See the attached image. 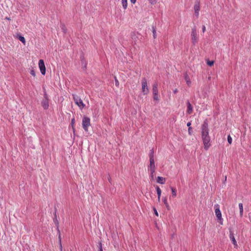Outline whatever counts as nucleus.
<instances>
[{
    "label": "nucleus",
    "mask_w": 251,
    "mask_h": 251,
    "mask_svg": "<svg viewBox=\"0 0 251 251\" xmlns=\"http://www.w3.org/2000/svg\"><path fill=\"white\" fill-rule=\"evenodd\" d=\"M201 138L203 143L204 148L207 150L210 146V137L209 135L208 125L206 120L204 121L201 127Z\"/></svg>",
    "instance_id": "nucleus-1"
},
{
    "label": "nucleus",
    "mask_w": 251,
    "mask_h": 251,
    "mask_svg": "<svg viewBox=\"0 0 251 251\" xmlns=\"http://www.w3.org/2000/svg\"><path fill=\"white\" fill-rule=\"evenodd\" d=\"M215 208V215L218 219V220L220 221V224L222 225L223 222V219L222 217V213L220 210V206L219 204H216L214 206Z\"/></svg>",
    "instance_id": "nucleus-2"
},
{
    "label": "nucleus",
    "mask_w": 251,
    "mask_h": 251,
    "mask_svg": "<svg viewBox=\"0 0 251 251\" xmlns=\"http://www.w3.org/2000/svg\"><path fill=\"white\" fill-rule=\"evenodd\" d=\"M82 127L85 131H88V128L90 126V119L89 117L84 116L82 122Z\"/></svg>",
    "instance_id": "nucleus-3"
},
{
    "label": "nucleus",
    "mask_w": 251,
    "mask_h": 251,
    "mask_svg": "<svg viewBox=\"0 0 251 251\" xmlns=\"http://www.w3.org/2000/svg\"><path fill=\"white\" fill-rule=\"evenodd\" d=\"M41 105L44 109H47L49 108V98L46 91L44 92V99L41 101Z\"/></svg>",
    "instance_id": "nucleus-4"
},
{
    "label": "nucleus",
    "mask_w": 251,
    "mask_h": 251,
    "mask_svg": "<svg viewBox=\"0 0 251 251\" xmlns=\"http://www.w3.org/2000/svg\"><path fill=\"white\" fill-rule=\"evenodd\" d=\"M74 100L75 104L82 109L85 106V104L83 103L82 100L77 96H74Z\"/></svg>",
    "instance_id": "nucleus-5"
},
{
    "label": "nucleus",
    "mask_w": 251,
    "mask_h": 251,
    "mask_svg": "<svg viewBox=\"0 0 251 251\" xmlns=\"http://www.w3.org/2000/svg\"><path fill=\"white\" fill-rule=\"evenodd\" d=\"M142 91L144 95H147L149 92L147 81L145 78H143L142 81Z\"/></svg>",
    "instance_id": "nucleus-6"
},
{
    "label": "nucleus",
    "mask_w": 251,
    "mask_h": 251,
    "mask_svg": "<svg viewBox=\"0 0 251 251\" xmlns=\"http://www.w3.org/2000/svg\"><path fill=\"white\" fill-rule=\"evenodd\" d=\"M191 39L192 43L194 45H195V44L197 42L198 37L197 34V31L195 27L193 28L192 29L191 32Z\"/></svg>",
    "instance_id": "nucleus-7"
},
{
    "label": "nucleus",
    "mask_w": 251,
    "mask_h": 251,
    "mask_svg": "<svg viewBox=\"0 0 251 251\" xmlns=\"http://www.w3.org/2000/svg\"><path fill=\"white\" fill-rule=\"evenodd\" d=\"M38 65L41 74L43 75H45L46 74V67L44 61L42 59H40L39 61Z\"/></svg>",
    "instance_id": "nucleus-8"
},
{
    "label": "nucleus",
    "mask_w": 251,
    "mask_h": 251,
    "mask_svg": "<svg viewBox=\"0 0 251 251\" xmlns=\"http://www.w3.org/2000/svg\"><path fill=\"white\" fill-rule=\"evenodd\" d=\"M148 169L150 172H151L152 174V173H155V166L154 159H150V165Z\"/></svg>",
    "instance_id": "nucleus-9"
},
{
    "label": "nucleus",
    "mask_w": 251,
    "mask_h": 251,
    "mask_svg": "<svg viewBox=\"0 0 251 251\" xmlns=\"http://www.w3.org/2000/svg\"><path fill=\"white\" fill-rule=\"evenodd\" d=\"M229 238H230L231 242L232 243V244L234 245V247H237V242H236V241L234 237V234H233V232L231 231H230Z\"/></svg>",
    "instance_id": "nucleus-10"
},
{
    "label": "nucleus",
    "mask_w": 251,
    "mask_h": 251,
    "mask_svg": "<svg viewBox=\"0 0 251 251\" xmlns=\"http://www.w3.org/2000/svg\"><path fill=\"white\" fill-rule=\"evenodd\" d=\"M200 9V4L199 2H198L196 3L194 5L195 14L197 17H199Z\"/></svg>",
    "instance_id": "nucleus-11"
},
{
    "label": "nucleus",
    "mask_w": 251,
    "mask_h": 251,
    "mask_svg": "<svg viewBox=\"0 0 251 251\" xmlns=\"http://www.w3.org/2000/svg\"><path fill=\"white\" fill-rule=\"evenodd\" d=\"M156 181L158 183L164 184L165 183V179L162 176H158L156 178Z\"/></svg>",
    "instance_id": "nucleus-12"
},
{
    "label": "nucleus",
    "mask_w": 251,
    "mask_h": 251,
    "mask_svg": "<svg viewBox=\"0 0 251 251\" xmlns=\"http://www.w3.org/2000/svg\"><path fill=\"white\" fill-rule=\"evenodd\" d=\"M152 93L156 95L158 93V85L156 82L154 83L152 86Z\"/></svg>",
    "instance_id": "nucleus-13"
},
{
    "label": "nucleus",
    "mask_w": 251,
    "mask_h": 251,
    "mask_svg": "<svg viewBox=\"0 0 251 251\" xmlns=\"http://www.w3.org/2000/svg\"><path fill=\"white\" fill-rule=\"evenodd\" d=\"M184 79H185V80L186 81L187 84L188 86H190L191 84V81L190 80L189 76L186 73L184 75Z\"/></svg>",
    "instance_id": "nucleus-14"
},
{
    "label": "nucleus",
    "mask_w": 251,
    "mask_h": 251,
    "mask_svg": "<svg viewBox=\"0 0 251 251\" xmlns=\"http://www.w3.org/2000/svg\"><path fill=\"white\" fill-rule=\"evenodd\" d=\"M156 190L158 196V201H160V197L161 195V190L160 189L159 186H157L156 187Z\"/></svg>",
    "instance_id": "nucleus-15"
},
{
    "label": "nucleus",
    "mask_w": 251,
    "mask_h": 251,
    "mask_svg": "<svg viewBox=\"0 0 251 251\" xmlns=\"http://www.w3.org/2000/svg\"><path fill=\"white\" fill-rule=\"evenodd\" d=\"M16 37L24 44H25V40L24 36L21 35L20 34H17Z\"/></svg>",
    "instance_id": "nucleus-16"
},
{
    "label": "nucleus",
    "mask_w": 251,
    "mask_h": 251,
    "mask_svg": "<svg viewBox=\"0 0 251 251\" xmlns=\"http://www.w3.org/2000/svg\"><path fill=\"white\" fill-rule=\"evenodd\" d=\"M192 111H193V107L191 105V104H190V103L189 102V101H188L187 102V112L188 114H191L192 112Z\"/></svg>",
    "instance_id": "nucleus-17"
},
{
    "label": "nucleus",
    "mask_w": 251,
    "mask_h": 251,
    "mask_svg": "<svg viewBox=\"0 0 251 251\" xmlns=\"http://www.w3.org/2000/svg\"><path fill=\"white\" fill-rule=\"evenodd\" d=\"M162 201L164 202V203L166 207L167 208V209L169 210L170 206L169 205V203H168L167 198L166 197L163 198L162 199Z\"/></svg>",
    "instance_id": "nucleus-18"
},
{
    "label": "nucleus",
    "mask_w": 251,
    "mask_h": 251,
    "mask_svg": "<svg viewBox=\"0 0 251 251\" xmlns=\"http://www.w3.org/2000/svg\"><path fill=\"white\" fill-rule=\"evenodd\" d=\"M239 211H240V217L243 216V204L242 203H239Z\"/></svg>",
    "instance_id": "nucleus-19"
},
{
    "label": "nucleus",
    "mask_w": 251,
    "mask_h": 251,
    "mask_svg": "<svg viewBox=\"0 0 251 251\" xmlns=\"http://www.w3.org/2000/svg\"><path fill=\"white\" fill-rule=\"evenodd\" d=\"M122 4L124 9H126L127 6V0H122Z\"/></svg>",
    "instance_id": "nucleus-20"
},
{
    "label": "nucleus",
    "mask_w": 251,
    "mask_h": 251,
    "mask_svg": "<svg viewBox=\"0 0 251 251\" xmlns=\"http://www.w3.org/2000/svg\"><path fill=\"white\" fill-rule=\"evenodd\" d=\"M149 157L150 159H154V151L153 149L151 150L150 151Z\"/></svg>",
    "instance_id": "nucleus-21"
},
{
    "label": "nucleus",
    "mask_w": 251,
    "mask_h": 251,
    "mask_svg": "<svg viewBox=\"0 0 251 251\" xmlns=\"http://www.w3.org/2000/svg\"><path fill=\"white\" fill-rule=\"evenodd\" d=\"M172 193V196L173 197H176V190L175 188L173 187H171Z\"/></svg>",
    "instance_id": "nucleus-22"
},
{
    "label": "nucleus",
    "mask_w": 251,
    "mask_h": 251,
    "mask_svg": "<svg viewBox=\"0 0 251 251\" xmlns=\"http://www.w3.org/2000/svg\"><path fill=\"white\" fill-rule=\"evenodd\" d=\"M58 232H59V240L60 250V251H62V244H61V237H60V234L59 230H58Z\"/></svg>",
    "instance_id": "nucleus-23"
},
{
    "label": "nucleus",
    "mask_w": 251,
    "mask_h": 251,
    "mask_svg": "<svg viewBox=\"0 0 251 251\" xmlns=\"http://www.w3.org/2000/svg\"><path fill=\"white\" fill-rule=\"evenodd\" d=\"M152 33H153V38H155L156 37V32L155 28L154 26H152Z\"/></svg>",
    "instance_id": "nucleus-24"
},
{
    "label": "nucleus",
    "mask_w": 251,
    "mask_h": 251,
    "mask_svg": "<svg viewBox=\"0 0 251 251\" xmlns=\"http://www.w3.org/2000/svg\"><path fill=\"white\" fill-rule=\"evenodd\" d=\"M232 138L229 135L227 136V142L229 144H231L232 143Z\"/></svg>",
    "instance_id": "nucleus-25"
},
{
    "label": "nucleus",
    "mask_w": 251,
    "mask_h": 251,
    "mask_svg": "<svg viewBox=\"0 0 251 251\" xmlns=\"http://www.w3.org/2000/svg\"><path fill=\"white\" fill-rule=\"evenodd\" d=\"M153 99L154 100H159V97H158V93L156 94V95L153 94Z\"/></svg>",
    "instance_id": "nucleus-26"
},
{
    "label": "nucleus",
    "mask_w": 251,
    "mask_h": 251,
    "mask_svg": "<svg viewBox=\"0 0 251 251\" xmlns=\"http://www.w3.org/2000/svg\"><path fill=\"white\" fill-rule=\"evenodd\" d=\"M30 73L33 76H35V75H35V71L33 69H32V70H30Z\"/></svg>",
    "instance_id": "nucleus-27"
},
{
    "label": "nucleus",
    "mask_w": 251,
    "mask_h": 251,
    "mask_svg": "<svg viewBox=\"0 0 251 251\" xmlns=\"http://www.w3.org/2000/svg\"><path fill=\"white\" fill-rule=\"evenodd\" d=\"M207 64H208L209 66H212V65H213V64H214V62H213V61H208L207 62Z\"/></svg>",
    "instance_id": "nucleus-28"
},
{
    "label": "nucleus",
    "mask_w": 251,
    "mask_h": 251,
    "mask_svg": "<svg viewBox=\"0 0 251 251\" xmlns=\"http://www.w3.org/2000/svg\"><path fill=\"white\" fill-rule=\"evenodd\" d=\"M188 133H189L190 135H191V134H192V127H189L188 128Z\"/></svg>",
    "instance_id": "nucleus-29"
},
{
    "label": "nucleus",
    "mask_w": 251,
    "mask_h": 251,
    "mask_svg": "<svg viewBox=\"0 0 251 251\" xmlns=\"http://www.w3.org/2000/svg\"><path fill=\"white\" fill-rule=\"evenodd\" d=\"M99 251H103L102 250V244L101 243H100L99 244Z\"/></svg>",
    "instance_id": "nucleus-30"
},
{
    "label": "nucleus",
    "mask_w": 251,
    "mask_h": 251,
    "mask_svg": "<svg viewBox=\"0 0 251 251\" xmlns=\"http://www.w3.org/2000/svg\"><path fill=\"white\" fill-rule=\"evenodd\" d=\"M82 64L83 65V67L85 69L86 68V62L85 61H82Z\"/></svg>",
    "instance_id": "nucleus-31"
},
{
    "label": "nucleus",
    "mask_w": 251,
    "mask_h": 251,
    "mask_svg": "<svg viewBox=\"0 0 251 251\" xmlns=\"http://www.w3.org/2000/svg\"><path fill=\"white\" fill-rule=\"evenodd\" d=\"M75 122V118L72 119L71 120V125H72V126H73V125H74Z\"/></svg>",
    "instance_id": "nucleus-32"
},
{
    "label": "nucleus",
    "mask_w": 251,
    "mask_h": 251,
    "mask_svg": "<svg viewBox=\"0 0 251 251\" xmlns=\"http://www.w3.org/2000/svg\"><path fill=\"white\" fill-rule=\"evenodd\" d=\"M205 30H206V27H205V25H203L202 28V32L204 33L205 31Z\"/></svg>",
    "instance_id": "nucleus-33"
},
{
    "label": "nucleus",
    "mask_w": 251,
    "mask_h": 251,
    "mask_svg": "<svg viewBox=\"0 0 251 251\" xmlns=\"http://www.w3.org/2000/svg\"><path fill=\"white\" fill-rule=\"evenodd\" d=\"M130 1L131 3L135 4L136 1V0H130Z\"/></svg>",
    "instance_id": "nucleus-34"
},
{
    "label": "nucleus",
    "mask_w": 251,
    "mask_h": 251,
    "mask_svg": "<svg viewBox=\"0 0 251 251\" xmlns=\"http://www.w3.org/2000/svg\"><path fill=\"white\" fill-rule=\"evenodd\" d=\"M151 173V176L152 177V178H153V176H154V173H152V174L151 173V172H150Z\"/></svg>",
    "instance_id": "nucleus-35"
},
{
    "label": "nucleus",
    "mask_w": 251,
    "mask_h": 251,
    "mask_svg": "<svg viewBox=\"0 0 251 251\" xmlns=\"http://www.w3.org/2000/svg\"><path fill=\"white\" fill-rule=\"evenodd\" d=\"M154 213L156 216H158V213L155 209H154Z\"/></svg>",
    "instance_id": "nucleus-36"
},
{
    "label": "nucleus",
    "mask_w": 251,
    "mask_h": 251,
    "mask_svg": "<svg viewBox=\"0 0 251 251\" xmlns=\"http://www.w3.org/2000/svg\"><path fill=\"white\" fill-rule=\"evenodd\" d=\"M177 92H178V91H177V89H174V90H173V92H174L175 94Z\"/></svg>",
    "instance_id": "nucleus-37"
},
{
    "label": "nucleus",
    "mask_w": 251,
    "mask_h": 251,
    "mask_svg": "<svg viewBox=\"0 0 251 251\" xmlns=\"http://www.w3.org/2000/svg\"><path fill=\"white\" fill-rule=\"evenodd\" d=\"M191 124V123H190V122H188V123H187V126H189V127H191V126H190Z\"/></svg>",
    "instance_id": "nucleus-38"
},
{
    "label": "nucleus",
    "mask_w": 251,
    "mask_h": 251,
    "mask_svg": "<svg viewBox=\"0 0 251 251\" xmlns=\"http://www.w3.org/2000/svg\"><path fill=\"white\" fill-rule=\"evenodd\" d=\"M115 83H116V85L117 86L119 85V82H118V81L117 80V79H116L115 80Z\"/></svg>",
    "instance_id": "nucleus-39"
},
{
    "label": "nucleus",
    "mask_w": 251,
    "mask_h": 251,
    "mask_svg": "<svg viewBox=\"0 0 251 251\" xmlns=\"http://www.w3.org/2000/svg\"><path fill=\"white\" fill-rule=\"evenodd\" d=\"M225 181L226 180V176H225V178H224Z\"/></svg>",
    "instance_id": "nucleus-40"
}]
</instances>
